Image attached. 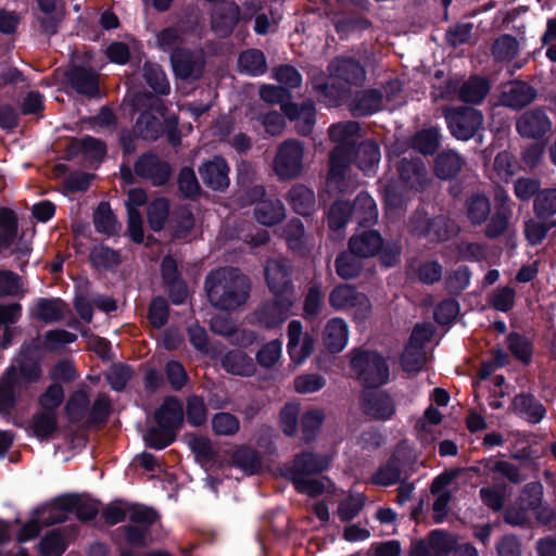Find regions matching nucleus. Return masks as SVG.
Listing matches in <instances>:
<instances>
[{
    "label": "nucleus",
    "mask_w": 556,
    "mask_h": 556,
    "mask_svg": "<svg viewBox=\"0 0 556 556\" xmlns=\"http://www.w3.org/2000/svg\"><path fill=\"white\" fill-rule=\"evenodd\" d=\"M351 377L363 387L359 396L363 413L382 419V354L364 346L349 353Z\"/></svg>",
    "instance_id": "f257e3e1"
},
{
    "label": "nucleus",
    "mask_w": 556,
    "mask_h": 556,
    "mask_svg": "<svg viewBox=\"0 0 556 556\" xmlns=\"http://www.w3.org/2000/svg\"><path fill=\"white\" fill-rule=\"evenodd\" d=\"M204 290L213 307L232 312L249 300L251 280L237 267H218L205 277Z\"/></svg>",
    "instance_id": "f03ea898"
},
{
    "label": "nucleus",
    "mask_w": 556,
    "mask_h": 556,
    "mask_svg": "<svg viewBox=\"0 0 556 556\" xmlns=\"http://www.w3.org/2000/svg\"><path fill=\"white\" fill-rule=\"evenodd\" d=\"M378 219V208L375 200L366 191L359 192L353 202L348 200L334 201L327 214L329 230L339 231L350 220L356 222L359 227L366 228Z\"/></svg>",
    "instance_id": "7ed1b4c3"
},
{
    "label": "nucleus",
    "mask_w": 556,
    "mask_h": 556,
    "mask_svg": "<svg viewBox=\"0 0 556 556\" xmlns=\"http://www.w3.org/2000/svg\"><path fill=\"white\" fill-rule=\"evenodd\" d=\"M443 116L447 128L457 140L467 141L483 127V115L473 108H445Z\"/></svg>",
    "instance_id": "20e7f679"
},
{
    "label": "nucleus",
    "mask_w": 556,
    "mask_h": 556,
    "mask_svg": "<svg viewBox=\"0 0 556 556\" xmlns=\"http://www.w3.org/2000/svg\"><path fill=\"white\" fill-rule=\"evenodd\" d=\"M431 325H417L401 357L402 368L407 372H417L427 362L425 343L432 337Z\"/></svg>",
    "instance_id": "39448f33"
},
{
    "label": "nucleus",
    "mask_w": 556,
    "mask_h": 556,
    "mask_svg": "<svg viewBox=\"0 0 556 556\" xmlns=\"http://www.w3.org/2000/svg\"><path fill=\"white\" fill-rule=\"evenodd\" d=\"M136 176L154 187L165 186L173 174L170 164L153 151L143 152L134 163Z\"/></svg>",
    "instance_id": "423d86ee"
},
{
    "label": "nucleus",
    "mask_w": 556,
    "mask_h": 556,
    "mask_svg": "<svg viewBox=\"0 0 556 556\" xmlns=\"http://www.w3.org/2000/svg\"><path fill=\"white\" fill-rule=\"evenodd\" d=\"M303 146L298 140L282 142L277 151L274 168L282 179L298 177L302 172Z\"/></svg>",
    "instance_id": "0eeeda50"
},
{
    "label": "nucleus",
    "mask_w": 556,
    "mask_h": 556,
    "mask_svg": "<svg viewBox=\"0 0 556 556\" xmlns=\"http://www.w3.org/2000/svg\"><path fill=\"white\" fill-rule=\"evenodd\" d=\"M264 277L269 291L275 296H289L292 299L294 285L292 280V266L288 261H269L265 266Z\"/></svg>",
    "instance_id": "6e6552de"
},
{
    "label": "nucleus",
    "mask_w": 556,
    "mask_h": 556,
    "mask_svg": "<svg viewBox=\"0 0 556 556\" xmlns=\"http://www.w3.org/2000/svg\"><path fill=\"white\" fill-rule=\"evenodd\" d=\"M328 467L329 460L325 455L311 451H302L293 457L291 465L285 467L282 475L290 481L295 478L320 475L327 470Z\"/></svg>",
    "instance_id": "1a4fd4ad"
},
{
    "label": "nucleus",
    "mask_w": 556,
    "mask_h": 556,
    "mask_svg": "<svg viewBox=\"0 0 556 556\" xmlns=\"http://www.w3.org/2000/svg\"><path fill=\"white\" fill-rule=\"evenodd\" d=\"M241 20L240 7L235 1H223L216 4L210 14V25L219 38H228Z\"/></svg>",
    "instance_id": "9d476101"
},
{
    "label": "nucleus",
    "mask_w": 556,
    "mask_h": 556,
    "mask_svg": "<svg viewBox=\"0 0 556 556\" xmlns=\"http://www.w3.org/2000/svg\"><path fill=\"white\" fill-rule=\"evenodd\" d=\"M67 85L89 99L101 97L99 74L91 67L73 65L65 73Z\"/></svg>",
    "instance_id": "9b49d317"
},
{
    "label": "nucleus",
    "mask_w": 556,
    "mask_h": 556,
    "mask_svg": "<svg viewBox=\"0 0 556 556\" xmlns=\"http://www.w3.org/2000/svg\"><path fill=\"white\" fill-rule=\"evenodd\" d=\"M198 172L204 186L213 191L223 192L230 185V167L223 155H214L204 161Z\"/></svg>",
    "instance_id": "f8f14e48"
},
{
    "label": "nucleus",
    "mask_w": 556,
    "mask_h": 556,
    "mask_svg": "<svg viewBox=\"0 0 556 556\" xmlns=\"http://www.w3.org/2000/svg\"><path fill=\"white\" fill-rule=\"evenodd\" d=\"M330 76L342 84L352 87H361L366 80V70L363 64L352 56H338L328 65Z\"/></svg>",
    "instance_id": "ddd939ff"
},
{
    "label": "nucleus",
    "mask_w": 556,
    "mask_h": 556,
    "mask_svg": "<svg viewBox=\"0 0 556 556\" xmlns=\"http://www.w3.org/2000/svg\"><path fill=\"white\" fill-rule=\"evenodd\" d=\"M293 301L289 296H275L271 301L264 302L254 313L260 325L274 329L281 326L287 318Z\"/></svg>",
    "instance_id": "4468645a"
},
{
    "label": "nucleus",
    "mask_w": 556,
    "mask_h": 556,
    "mask_svg": "<svg viewBox=\"0 0 556 556\" xmlns=\"http://www.w3.org/2000/svg\"><path fill=\"white\" fill-rule=\"evenodd\" d=\"M412 231L428 237L431 241H443L456 232V228L445 217L430 219L427 214L418 212L412 219Z\"/></svg>",
    "instance_id": "2eb2a0df"
},
{
    "label": "nucleus",
    "mask_w": 556,
    "mask_h": 556,
    "mask_svg": "<svg viewBox=\"0 0 556 556\" xmlns=\"http://www.w3.org/2000/svg\"><path fill=\"white\" fill-rule=\"evenodd\" d=\"M170 64L175 76L179 79H200L203 75L204 63L185 47H176L170 53Z\"/></svg>",
    "instance_id": "dca6fc26"
},
{
    "label": "nucleus",
    "mask_w": 556,
    "mask_h": 556,
    "mask_svg": "<svg viewBox=\"0 0 556 556\" xmlns=\"http://www.w3.org/2000/svg\"><path fill=\"white\" fill-rule=\"evenodd\" d=\"M184 418L185 412L182 403L174 395L166 396L160 407L154 412L156 425L176 433L182 427Z\"/></svg>",
    "instance_id": "f3484780"
},
{
    "label": "nucleus",
    "mask_w": 556,
    "mask_h": 556,
    "mask_svg": "<svg viewBox=\"0 0 556 556\" xmlns=\"http://www.w3.org/2000/svg\"><path fill=\"white\" fill-rule=\"evenodd\" d=\"M79 504V494L65 493L54 497L50 504L42 505L47 507L43 525L51 527L54 525L64 523L67 520L65 514L75 513V508Z\"/></svg>",
    "instance_id": "a211bd4d"
},
{
    "label": "nucleus",
    "mask_w": 556,
    "mask_h": 556,
    "mask_svg": "<svg viewBox=\"0 0 556 556\" xmlns=\"http://www.w3.org/2000/svg\"><path fill=\"white\" fill-rule=\"evenodd\" d=\"M67 150L72 155L83 154L87 161L97 163L103 162L108 153L106 143L90 135L72 138Z\"/></svg>",
    "instance_id": "6ab92c4d"
},
{
    "label": "nucleus",
    "mask_w": 556,
    "mask_h": 556,
    "mask_svg": "<svg viewBox=\"0 0 556 556\" xmlns=\"http://www.w3.org/2000/svg\"><path fill=\"white\" fill-rule=\"evenodd\" d=\"M552 127V122L543 110L525 112L517 121V130L522 137L539 138Z\"/></svg>",
    "instance_id": "aec40b11"
},
{
    "label": "nucleus",
    "mask_w": 556,
    "mask_h": 556,
    "mask_svg": "<svg viewBox=\"0 0 556 556\" xmlns=\"http://www.w3.org/2000/svg\"><path fill=\"white\" fill-rule=\"evenodd\" d=\"M348 249L361 258L371 257L382 251V236L378 230H363L349 239Z\"/></svg>",
    "instance_id": "412c9836"
},
{
    "label": "nucleus",
    "mask_w": 556,
    "mask_h": 556,
    "mask_svg": "<svg viewBox=\"0 0 556 556\" xmlns=\"http://www.w3.org/2000/svg\"><path fill=\"white\" fill-rule=\"evenodd\" d=\"M285 115L296 122V131L301 136H308L316 123V109L313 101H303L301 104H287Z\"/></svg>",
    "instance_id": "4be33fe9"
},
{
    "label": "nucleus",
    "mask_w": 556,
    "mask_h": 556,
    "mask_svg": "<svg viewBox=\"0 0 556 556\" xmlns=\"http://www.w3.org/2000/svg\"><path fill=\"white\" fill-rule=\"evenodd\" d=\"M314 89L317 92L319 101L330 108H338L344 103H349L352 96V91L348 86L331 76L329 81L316 84Z\"/></svg>",
    "instance_id": "5701e85b"
},
{
    "label": "nucleus",
    "mask_w": 556,
    "mask_h": 556,
    "mask_svg": "<svg viewBox=\"0 0 556 556\" xmlns=\"http://www.w3.org/2000/svg\"><path fill=\"white\" fill-rule=\"evenodd\" d=\"M353 162V144L336 146L330 153L327 179L330 182L340 184L344 180L346 170Z\"/></svg>",
    "instance_id": "b1692460"
},
{
    "label": "nucleus",
    "mask_w": 556,
    "mask_h": 556,
    "mask_svg": "<svg viewBox=\"0 0 556 556\" xmlns=\"http://www.w3.org/2000/svg\"><path fill=\"white\" fill-rule=\"evenodd\" d=\"M536 97L535 90L526 83L514 81L504 86L501 103L511 109H521Z\"/></svg>",
    "instance_id": "393cba45"
},
{
    "label": "nucleus",
    "mask_w": 556,
    "mask_h": 556,
    "mask_svg": "<svg viewBox=\"0 0 556 556\" xmlns=\"http://www.w3.org/2000/svg\"><path fill=\"white\" fill-rule=\"evenodd\" d=\"M89 406V389L84 384L75 390L65 403L64 413L68 422L77 425L87 419Z\"/></svg>",
    "instance_id": "a878e982"
},
{
    "label": "nucleus",
    "mask_w": 556,
    "mask_h": 556,
    "mask_svg": "<svg viewBox=\"0 0 556 556\" xmlns=\"http://www.w3.org/2000/svg\"><path fill=\"white\" fill-rule=\"evenodd\" d=\"M382 103V94L377 89L357 91L349 100L350 110L355 117L371 115Z\"/></svg>",
    "instance_id": "bb28decb"
},
{
    "label": "nucleus",
    "mask_w": 556,
    "mask_h": 556,
    "mask_svg": "<svg viewBox=\"0 0 556 556\" xmlns=\"http://www.w3.org/2000/svg\"><path fill=\"white\" fill-rule=\"evenodd\" d=\"M354 163L366 175L375 172L380 160V150L374 140H364L361 143L353 144Z\"/></svg>",
    "instance_id": "cd10ccee"
},
{
    "label": "nucleus",
    "mask_w": 556,
    "mask_h": 556,
    "mask_svg": "<svg viewBox=\"0 0 556 556\" xmlns=\"http://www.w3.org/2000/svg\"><path fill=\"white\" fill-rule=\"evenodd\" d=\"M64 307L65 302L60 298H38L31 315L46 324L58 323L64 318Z\"/></svg>",
    "instance_id": "c85d7f7f"
},
{
    "label": "nucleus",
    "mask_w": 556,
    "mask_h": 556,
    "mask_svg": "<svg viewBox=\"0 0 556 556\" xmlns=\"http://www.w3.org/2000/svg\"><path fill=\"white\" fill-rule=\"evenodd\" d=\"M222 367L229 374L242 377H250L256 370L253 358L242 350L228 351L222 358Z\"/></svg>",
    "instance_id": "c756f323"
},
{
    "label": "nucleus",
    "mask_w": 556,
    "mask_h": 556,
    "mask_svg": "<svg viewBox=\"0 0 556 556\" xmlns=\"http://www.w3.org/2000/svg\"><path fill=\"white\" fill-rule=\"evenodd\" d=\"M27 431L39 441L50 440L59 431L58 414L36 412L31 416Z\"/></svg>",
    "instance_id": "7c9ffc66"
},
{
    "label": "nucleus",
    "mask_w": 556,
    "mask_h": 556,
    "mask_svg": "<svg viewBox=\"0 0 556 556\" xmlns=\"http://www.w3.org/2000/svg\"><path fill=\"white\" fill-rule=\"evenodd\" d=\"M349 328L344 319L333 317L328 320L325 329V345L329 352L340 353L348 344Z\"/></svg>",
    "instance_id": "2f4dec72"
},
{
    "label": "nucleus",
    "mask_w": 556,
    "mask_h": 556,
    "mask_svg": "<svg viewBox=\"0 0 556 556\" xmlns=\"http://www.w3.org/2000/svg\"><path fill=\"white\" fill-rule=\"evenodd\" d=\"M254 217L264 226H275L286 217L285 205L279 199L258 201L254 207Z\"/></svg>",
    "instance_id": "473e14b6"
},
{
    "label": "nucleus",
    "mask_w": 556,
    "mask_h": 556,
    "mask_svg": "<svg viewBox=\"0 0 556 556\" xmlns=\"http://www.w3.org/2000/svg\"><path fill=\"white\" fill-rule=\"evenodd\" d=\"M163 123L156 114L140 112L134 125V130L139 138L146 141H156L165 132Z\"/></svg>",
    "instance_id": "72a5a7b5"
},
{
    "label": "nucleus",
    "mask_w": 556,
    "mask_h": 556,
    "mask_svg": "<svg viewBox=\"0 0 556 556\" xmlns=\"http://www.w3.org/2000/svg\"><path fill=\"white\" fill-rule=\"evenodd\" d=\"M514 410L531 424H539L546 415L543 404L531 394H518L513 401Z\"/></svg>",
    "instance_id": "f704fd0d"
},
{
    "label": "nucleus",
    "mask_w": 556,
    "mask_h": 556,
    "mask_svg": "<svg viewBox=\"0 0 556 556\" xmlns=\"http://www.w3.org/2000/svg\"><path fill=\"white\" fill-rule=\"evenodd\" d=\"M18 232V218L10 208L0 206V253L10 249Z\"/></svg>",
    "instance_id": "c9c22d12"
},
{
    "label": "nucleus",
    "mask_w": 556,
    "mask_h": 556,
    "mask_svg": "<svg viewBox=\"0 0 556 556\" xmlns=\"http://www.w3.org/2000/svg\"><path fill=\"white\" fill-rule=\"evenodd\" d=\"M288 200L295 213L308 216L315 208V193L304 185H295L288 192Z\"/></svg>",
    "instance_id": "e433bc0d"
},
{
    "label": "nucleus",
    "mask_w": 556,
    "mask_h": 556,
    "mask_svg": "<svg viewBox=\"0 0 556 556\" xmlns=\"http://www.w3.org/2000/svg\"><path fill=\"white\" fill-rule=\"evenodd\" d=\"M232 466L241 469L244 473L253 476L262 468L258 452L248 445H241L231 454Z\"/></svg>",
    "instance_id": "4c0bfd02"
},
{
    "label": "nucleus",
    "mask_w": 556,
    "mask_h": 556,
    "mask_svg": "<svg viewBox=\"0 0 556 556\" xmlns=\"http://www.w3.org/2000/svg\"><path fill=\"white\" fill-rule=\"evenodd\" d=\"M142 77L152 91L159 96H167L170 85L163 67L154 62L147 61L142 67Z\"/></svg>",
    "instance_id": "58836bf2"
},
{
    "label": "nucleus",
    "mask_w": 556,
    "mask_h": 556,
    "mask_svg": "<svg viewBox=\"0 0 556 556\" xmlns=\"http://www.w3.org/2000/svg\"><path fill=\"white\" fill-rule=\"evenodd\" d=\"M93 268L114 271L123 262L121 252L105 244L93 248L89 254Z\"/></svg>",
    "instance_id": "ea45409f"
},
{
    "label": "nucleus",
    "mask_w": 556,
    "mask_h": 556,
    "mask_svg": "<svg viewBox=\"0 0 556 556\" xmlns=\"http://www.w3.org/2000/svg\"><path fill=\"white\" fill-rule=\"evenodd\" d=\"M93 225L96 231L109 237L118 232L121 225L108 202H100L93 213Z\"/></svg>",
    "instance_id": "a19ab883"
},
{
    "label": "nucleus",
    "mask_w": 556,
    "mask_h": 556,
    "mask_svg": "<svg viewBox=\"0 0 556 556\" xmlns=\"http://www.w3.org/2000/svg\"><path fill=\"white\" fill-rule=\"evenodd\" d=\"M402 179L413 189H422L427 181V169L420 160H403L400 166Z\"/></svg>",
    "instance_id": "79ce46f5"
},
{
    "label": "nucleus",
    "mask_w": 556,
    "mask_h": 556,
    "mask_svg": "<svg viewBox=\"0 0 556 556\" xmlns=\"http://www.w3.org/2000/svg\"><path fill=\"white\" fill-rule=\"evenodd\" d=\"M240 71L250 76H261L267 71V62L263 51L248 49L240 53L238 59Z\"/></svg>",
    "instance_id": "37998d69"
},
{
    "label": "nucleus",
    "mask_w": 556,
    "mask_h": 556,
    "mask_svg": "<svg viewBox=\"0 0 556 556\" xmlns=\"http://www.w3.org/2000/svg\"><path fill=\"white\" fill-rule=\"evenodd\" d=\"M169 201L164 197L153 199L147 207V220L154 232L163 230L169 215Z\"/></svg>",
    "instance_id": "c03bdc74"
},
{
    "label": "nucleus",
    "mask_w": 556,
    "mask_h": 556,
    "mask_svg": "<svg viewBox=\"0 0 556 556\" xmlns=\"http://www.w3.org/2000/svg\"><path fill=\"white\" fill-rule=\"evenodd\" d=\"M464 165L463 157L453 150L441 152L435 159V174L441 179L456 176Z\"/></svg>",
    "instance_id": "a18cd8bd"
},
{
    "label": "nucleus",
    "mask_w": 556,
    "mask_h": 556,
    "mask_svg": "<svg viewBox=\"0 0 556 556\" xmlns=\"http://www.w3.org/2000/svg\"><path fill=\"white\" fill-rule=\"evenodd\" d=\"M466 212L469 220L473 225L484 223L491 213V203L483 193H475L466 202Z\"/></svg>",
    "instance_id": "49530a36"
},
{
    "label": "nucleus",
    "mask_w": 556,
    "mask_h": 556,
    "mask_svg": "<svg viewBox=\"0 0 556 556\" xmlns=\"http://www.w3.org/2000/svg\"><path fill=\"white\" fill-rule=\"evenodd\" d=\"M359 258L350 250L340 252L334 260L337 275L345 280L358 277L363 267Z\"/></svg>",
    "instance_id": "de8ad7c7"
},
{
    "label": "nucleus",
    "mask_w": 556,
    "mask_h": 556,
    "mask_svg": "<svg viewBox=\"0 0 556 556\" xmlns=\"http://www.w3.org/2000/svg\"><path fill=\"white\" fill-rule=\"evenodd\" d=\"M324 306V293L319 283H312L304 296L303 318L308 321L316 320Z\"/></svg>",
    "instance_id": "09e8293b"
},
{
    "label": "nucleus",
    "mask_w": 556,
    "mask_h": 556,
    "mask_svg": "<svg viewBox=\"0 0 556 556\" xmlns=\"http://www.w3.org/2000/svg\"><path fill=\"white\" fill-rule=\"evenodd\" d=\"M112 414V402L109 395L105 393H100L93 401L90 403L88 416L86 419L87 426H100L105 425Z\"/></svg>",
    "instance_id": "8fccbe9b"
},
{
    "label": "nucleus",
    "mask_w": 556,
    "mask_h": 556,
    "mask_svg": "<svg viewBox=\"0 0 556 556\" xmlns=\"http://www.w3.org/2000/svg\"><path fill=\"white\" fill-rule=\"evenodd\" d=\"M448 482L450 478L440 476L433 481L432 484V492L437 493V497L432 505L433 518L435 522H442L448 513L451 492L446 490H441V488Z\"/></svg>",
    "instance_id": "3c124183"
},
{
    "label": "nucleus",
    "mask_w": 556,
    "mask_h": 556,
    "mask_svg": "<svg viewBox=\"0 0 556 556\" xmlns=\"http://www.w3.org/2000/svg\"><path fill=\"white\" fill-rule=\"evenodd\" d=\"M211 427L217 437H233L240 430V420L229 412H218L212 416Z\"/></svg>",
    "instance_id": "603ef678"
},
{
    "label": "nucleus",
    "mask_w": 556,
    "mask_h": 556,
    "mask_svg": "<svg viewBox=\"0 0 556 556\" xmlns=\"http://www.w3.org/2000/svg\"><path fill=\"white\" fill-rule=\"evenodd\" d=\"M47 507H36L33 510V517L22 525L21 529L17 532L16 540L20 543H25L30 540L36 539L43 527V519L47 518L46 516Z\"/></svg>",
    "instance_id": "864d4df0"
},
{
    "label": "nucleus",
    "mask_w": 556,
    "mask_h": 556,
    "mask_svg": "<svg viewBox=\"0 0 556 556\" xmlns=\"http://www.w3.org/2000/svg\"><path fill=\"white\" fill-rule=\"evenodd\" d=\"M490 90L486 79L480 77H471L459 89V99L464 102L479 103Z\"/></svg>",
    "instance_id": "5fc2aeb1"
},
{
    "label": "nucleus",
    "mask_w": 556,
    "mask_h": 556,
    "mask_svg": "<svg viewBox=\"0 0 556 556\" xmlns=\"http://www.w3.org/2000/svg\"><path fill=\"white\" fill-rule=\"evenodd\" d=\"M65 391L61 383H51L38 397V405L41 412L58 414L59 407L63 404Z\"/></svg>",
    "instance_id": "6e6d98bb"
},
{
    "label": "nucleus",
    "mask_w": 556,
    "mask_h": 556,
    "mask_svg": "<svg viewBox=\"0 0 556 556\" xmlns=\"http://www.w3.org/2000/svg\"><path fill=\"white\" fill-rule=\"evenodd\" d=\"M177 437L176 432L164 429L156 425L147 429L143 434L144 445L149 448L156 451L164 450L175 442Z\"/></svg>",
    "instance_id": "4d7b16f0"
},
{
    "label": "nucleus",
    "mask_w": 556,
    "mask_h": 556,
    "mask_svg": "<svg viewBox=\"0 0 556 556\" xmlns=\"http://www.w3.org/2000/svg\"><path fill=\"white\" fill-rule=\"evenodd\" d=\"M207 407L204 399L192 394L186 401V419L191 427H202L207 421Z\"/></svg>",
    "instance_id": "13d9d810"
},
{
    "label": "nucleus",
    "mask_w": 556,
    "mask_h": 556,
    "mask_svg": "<svg viewBox=\"0 0 556 556\" xmlns=\"http://www.w3.org/2000/svg\"><path fill=\"white\" fill-rule=\"evenodd\" d=\"M132 106L135 111L151 112L159 116H164L167 112V108L159 94L149 91L136 93L132 99Z\"/></svg>",
    "instance_id": "bf43d9fd"
},
{
    "label": "nucleus",
    "mask_w": 556,
    "mask_h": 556,
    "mask_svg": "<svg viewBox=\"0 0 556 556\" xmlns=\"http://www.w3.org/2000/svg\"><path fill=\"white\" fill-rule=\"evenodd\" d=\"M16 382L12 377L0 380V416L9 417L18 403Z\"/></svg>",
    "instance_id": "052dcab7"
},
{
    "label": "nucleus",
    "mask_w": 556,
    "mask_h": 556,
    "mask_svg": "<svg viewBox=\"0 0 556 556\" xmlns=\"http://www.w3.org/2000/svg\"><path fill=\"white\" fill-rule=\"evenodd\" d=\"M361 131V125L354 121L332 124L329 127V138L338 144H355L354 137Z\"/></svg>",
    "instance_id": "680f3d73"
},
{
    "label": "nucleus",
    "mask_w": 556,
    "mask_h": 556,
    "mask_svg": "<svg viewBox=\"0 0 556 556\" xmlns=\"http://www.w3.org/2000/svg\"><path fill=\"white\" fill-rule=\"evenodd\" d=\"M440 130L430 127L420 130L413 138V147L422 154H433L440 144Z\"/></svg>",
    "instance_id": "e2e57ef3"
},
{
    "label": "nucleus",
    "mask_w": 556,
    "mask_h": 556,
    "mask_svg": "<svg viewBox=\"0 0 556 556\" xmlns=\"http://www.w3.org/2000/svg\"><path fill=\"white\" fill-rule=\"evenodd\" d=\"M169 318V305L167 300L157 295L152 298L148 308V320L152 328H163Z\"/></svg>",
    "instance_id": "0e129e2a"
},
{
    "label": "nucleus",
    "mask_w": 556,
    "mask_h": 556,
    "mask_svg": "<svg viewBox=\"0 0 556 556\" xmlns=\"http://www.w3.org/2000/svg\"><path fill=\"white\" fill-rule=\"evenodd\" d=\"M260 98L270 104H279L281 111L285 113V109L287 104H295L291 101L292 93L291 91L282 86L275 85H263L260 88Z\"/></svg>",
    "instance_id": "69168bd1"
},
{
    "label": "nucleus",
    "mask_w": 556,
    "mask_h": 556,
    "mask_svg": "<svg viewBox=\"0 0 556 556\" xmlns=\"http://www.w3.org/2000/svg\"><path fill=\"white\" fill-rule=\"evenodd\" d=\"M356 289L349 285H340L334 287L329 294V304L334 309H343L353 307L356 304Z\"/></svg>",
    "instance_id": "338daca9"
},
{
    "label": "nucleus",
    "mask_w": 556,
    "mask_h": 556,
    "mask_svg": "<svg viewBox=\"0 0 556 556\" xmlns=\"http://www.w3.org/2000/svg\"><path fill=\"white\" fill-rule=\"evenodd\" d=\"M533 211L538 217H551L556 214V187L542 190L538 193Z\"/></svg>",
    "instance_id": "774afa93"
}]
</instances>
